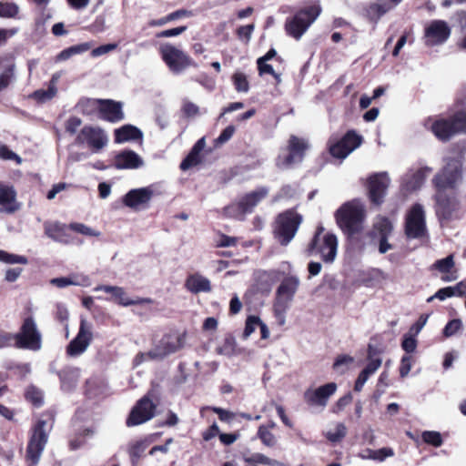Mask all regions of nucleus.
Listing matches in <instances>:
<instances>
[{
  "label": "nucleus",
  "instance_id": "obj_2",
  "mask_svg": "<svg viewBox=\"0 0 466 466\" xmlns=\"http://www.w3.org/2000/svg\"><path fill=\"white\" fill-rule=\"evenodd\" d=\"M300 281L297 276H288L282 279L276 290L273 313L279 326L286 323V314L290 308Z\"/></svg>",
  "mask_w": 466,
  "mask_h": 466
},
{
  "label": "nucleus",
  "instance_id": "obj_49",
  "mask_svg": "<svg viewBox=\"0 0 466 466\" xmlns=\"http://www.w3.org/2000/svg\"><path fill=\"white\" fill-rule=\"evenodd\" d=\"M232 81L238 92L247 93L249 89V84L245 74L236 72L232 76Z\"/></svg>",
  "mask_w": 466,
  "mask_h": 466
},
{
  "label": "nucleus",
  "instance_id": "obj_62",
  "mask_svg": "<svg viewBox=\"0 0 466 466\" xmlns=\"http://www.w3.org/2000/svg\"><path fill=\"white\" fill-rule=\"evenodd\" d=\"M454 297V292L451 287H445L440 289L434 295L427 299V302H431L433 299L445 300L447 298Z\"/></svg>",
  "mask_w": 466,
  "mask_h": 466
},
{
  "label": "nucleus",
  "instance_id": "obj_20",
  "mask_svg": "<svg viewBox=\"0 0 466 466\" xmlns=\"http://www.w3.org/2000/svg\"><path fill=\"white\" fill-rule=\"evenodd\" d=\"M337 384L329 382L317 389H309L304 393L305 401L311 406L325 407L330 396L337 390Z\"/></svg>",
  "mask_w": 466,
  "mask_h": 466
},
{
  "label": "nucleus",
  "instance_id": "obj_14",
  "mask_svg": "<svg viewBox=\"0 0 466 466\" xmlns=\"http://www.w3.org/2000/svg\"><path fill=\"white\" fill-rule=\"evenodd\" d=\"M76 143L86 145L93 152H98L108 143V137L105 131L94 126H85L76 137Z\"/></svg>",
  "mask_w": 466,
  "mask_h": 466
},
{
  "label": "nucleus",
  "instance_id": "obj_23",
  "mask_svg": "<svg viewBox=\"0 0 466 466\" xmlns=\"http://www.w3.org/2000/svg\"><path fill=\"white\" fill-rule=\"evenodd\" d=\"M431 129L435 137L442 141L449 140L453 135L460 132L455 115L449 119L441 118L435 120L431 124Z\"/></svg>",
  "mask_w": 466,
  "mask_h": 466
},
{
  "label": "nucleus",
  "instance_id": "obj_56",
  "mask_svg": "<svg viewBox=\"0 0 466 466\" xmlns=\"http://www.w3.org/2000/svg\"><path fill=\"white\" fill-rule=\"evenodd\" d=\"M434 268L442 273H449L454 266L453 256L450 255L442 259H439L434 263Z\"/></svg>",
  "mask_w": 466,
  "mask_h": 466
},
{
  "label": "nucleus",
  "instance_id": "obj_54",
  "mask_svg": "<svg viewBox=\"0 0 466 466\" xmlns=\"http://www.w3.org/2000/svg\"><path fill=\"white\" fill-rule=\"evenodd\" d=\"M19 7L14 3H0V17H15Z\"/></svg>",
  "mask_w": 466,
  "mask_h": 466
},
{
  "label": "nucleus",
  "instance_id": "obj_61",
  "mask_svg": "<svg viewBox=\"0 0 466 466\" xmlns=\"http://www.w3.org/2000/svg\"><path fill=\"white\" fill-rule=\"evenodd\" d=\"M254 28H255V25L253 24L242 25L238 28L237 35L241 41H243L245 43H248L249 40L251 39V35L254 31Z\"/></svg>",
  "mask_w": 466,
  "mask_h": 466
},
{
  "label": "nucleus",
  "instance_id": "obj_28",
  "mask_svg": "<svg viewBox=\"0 0 466 466\" xmlns=\"http://www.w3.org/2000/svg\"><path fill=\"white\" fill-rule=\"evenodd\" d=\"M99 111L102 118L109 122H117L124 118L121 103L111 100L101 101Z\"/></svg>",
  "mask_w": 466,
  "mask_h": 466
},
{
  "label": "nucleus",
  "instance_id": "obj_45",
  "mask_svg": "<svg viewBox=\"0 0 466 466\" xmlns=\"http://www.w3.org/2000/svg\"><path fill=\"white\" fill-rule=\"evenodd\" d=\"M0 261L5 264H22L26 265L28 259L22 255L8 253L7 251L0 249Z\"/></svg>",
  "mask_w": 466,
  "mask_h": 466
},
{
  "label": "nucleus",
  "instance_id": "obj_18",
  "mask_svg": "<svg viewBox=\"0 0 466 466\" xmlns=\"http://www.w3.org/2000/svg\"><path fill=\"white\" fill-rule=\"evenodd\" d=\"M451 35V28L443 20H433L425 28L424 39L428 46L443 44Z\"/></svg>",
  "mask_w": 466,
  "mask_h": 466
},
{
  "label": "nucleus",
  "instance_id": "obj_5",
  "mask_svg": "<svg viewBox=\"0 0 466 466\" xmlns=\"http://www.w3.org/2000/svg\"><path fill=\"white\" fill-rule=\"evenodd\" d=\"M186 334L185 333H171L165 335L159 343L147 353H140L137 356L135 362L139 364L141 361L147 360H162L165 357L177 352L185 345Z\"/></svg>",
  "mask_w": 466,
  "mask_h": 466
},
{
  "label": "nucleus",
  "instance_id": "obj_47",
  "mask_svg": "<svg viewBox=\"0 0 466 466\" xmlns=\"http://www.w3.org/2000/svg\"><path fill=\"white\" fill-rule=\"evenodd\" d=\"M181 110L187 117H195L199 116L201 113H206V110L201 112L200 107L188 99L183 100Z\"/></svg>",
  "mask_w": 466,
  "mask_h": 466
},
{
  "label": "nucleus",
  "instance_id": "obj_63",
  "mask_svg": "<svg viewBox=\"0 0 466 466\" xmlns=\"http://www.w3.org/2000/svg\"><path fill=\"white\" fill-rule=\"evenodd\" d=\"M412 357L405 354L402 356L400 366V375L401 378H405L410 373L412 367Z\"/></svg>",
  "mask_w": 466,
  "mask_h": 466
},
{
  "label": "nucleus",
  "instance_id": "obj_25",
  "mask_svg": "<svg viewBox=\"0 0 466 466\" xmlns=\"http://www.w3.org/2000/svg\"><path fill=\"white\" fill-rule=\"evenodd\" d=\"M431 168L425 167L415 171H409L401 179V187L407 192H412L420 189L424 184Z\"/></svg>",
  "mask_w": 466,
  "mask_h": 466
},
{
  "label": "nucleus",
  "instance_id": "obj_35",
  "mask_svg": "<svg viewBox=\"0 0 466 466\" xmlns=\"http://www.w3.org/2000/svg\"><path fill=\"white\" fill-rule=\"evenodd\" d=\"M245 462L248 464H264L269 466H283L282 463L276 460L269 459L262 453L255 452L251 454H245L243 456Z\"/></svg>",
  "mask_w": 466,
  "mask_h": 466
},
{
  "label": "nucleus",
  "instance_id": "obj_34",
  "mask_svg": "<svg viewBox=\"0 0 466 466\" xmlns=\"http://www.w3.org/2000/svg\"><path fill=\"white\" fill-rule=\"evenodd\" d=\"M394 454V451L391 448L384 447L379 450L366 449L359 454V457L362 460L383 461L387 458L393 457Z\"/></svg>",
  "mask_w": 466,
  "mask_h": 466
},
{
  "label": "nucleus",
  "instance_id": "obj_15",
  "mask_svg": "<svg viewBox=\"0 0 466 466\" xmlns=\"http://www.w3.org/2000/svg\"><path fill=\"white\" fill-rule=\"evenodd\" d=\"M307 147L308 144L304 139L291 136L288 147L289 153L287 155L281 154L278 157L277 166L279 168H288L293 164L300 162Z\"/></svg>",
  "mask_w": 466,
  "mask_h": 466
},
{
  "label": "nucleus",
  "instance_id": "obj_19",
  "mask_svg": "<svg viewBox=\"0 0 466 466\" xmlns=\"http://www.w3.org/2000/svg\"><path fill=\"white\" fill-rule=\"evenodd\" d=\"M435 212L440 219H450L457 210L459 202L454 196L443 190H435L433 196Z\"/></svg>",
  "mask_w": 466,
  "mask_h": 466
},
{
  "label": "nucleus",
  "instance_id": "obj_1",
  "mask_svg": "<svg viewBox=\"0 0 466 466\" xmlns=\"http://www.w3.org/2000/svg\"><path fill=\"white\" fill-rule=\"evenodd\" d=\"M365 217L364 206L357 200L343 204L335 213L337 225L349 237L363 230Z\"/></svg>",
  "mask_w": 466,
  "mask_h": 466
},
{
  "label": "nucleus",
  "instance_id": "obj_42",
  "mask_svg": "<svg viewBox=\"0 0 466 466\" xmlns=\"http://www.w3.org/2000/svg\"><path fill=\"white\" fill-rule=\"evenodd\" d=\"M147 448V443L144 441H136L131 442L128 446V454L131 458L132 463L135 464Z\"/></svg>",
  "mask_w": 466,
  "mask_h": 466
},
{
  "label": "nucleus",
  "instance_id": "obj_13",
  "mask_svg": "<svg viewBox=\"0 0 466 466\" xmlns=\"http://www.w3.org/2000/svg\"><path fill=\"white\" fill-rule=\"evenodd\" d=\"M16 347L31 350L41 348L42 336L33 318L25 319L20 332L15 334Z\"/></svg>",
  "mask_w": 466,
  "mask_h": 466
},
{
  "label": "nucleus",
  "instance_id": "obj_60",
  "mask_svg": "<svg viewBox=\"0 0 466 466\" xmlns=\"http://www.w3.org/2000/svg\"><path fill=\"white\" fill-rule=\"evenodd\" d=\"M0 158L3 160H14L16 164L22 163V158L5 145H0Z\"/></svg>",
  "mask_w": 466,
  "mask_h": 466
},
{
  "label": "nucleus",
  "instance_id": "obj_30",
  "mask_svg": "<svg viewBox=\"0 0 466 466\" xmlns=\"http://www.w3.org/2000/svg\"><path fill=\"white\" fill-rule=\"evenodd\" d=\"M80 373L79 368L66 367L63 369L59 373L61 388L66 391L73 390L79 380Z\"/></svg>",
  "mask_w": 466,
  "mask_h": 466
},
{
  "label": "nucleus",
  "instance_id": "obj_26",
  "mask_svg": "<svg viewBox=\"0 0 466 466\" xmlns=\"http://www.w3.org/2000/svg\"><path fill=\"white\" fill-rule=\"evenodd\" d=\"M0 211L13 214L20 209V204L16 201V191L11 185L0 183Z\"/></svg>",
  "mask_w": 466,
  "mask_h": 466
},
{
  "label": "nucleus",
  "instance_id": "obj_43",
  "mask_svg": "<svg viewBox=\"0 0 466 466\" xmlns=\"http://www.w3.org/2000/svg\"><path fill=\"white\" fill-rule=\"evenodd\" d=\"M99 104L101 100L83 98L77 103L76 108L82 114L90 115L95 109L99 108Z\"/></svg>",
  "mask_w": 466,
  "mask_h": 466
},
{
  "label": "nucleus",
  "instance_id": "obj_8",
  "mask_svg": "<svg viewBox=\"0 0 466 466\" xmlns=\"http://www.w3.org/2000/svg\"><path fill=\"white\" fill-rule=\"evenodd\" d=\"M302 217L293 210H288L277 218L274 228L275 238L283 246H287L295 237Z\"/></svg>",
  "mask_w": 466,
  "mask_h": 466
},
{
  "label": "nucleus",
  "instance_id": "obj_4",
  "mask_svg": "<svg viewBox=\"0 0 466 466\" xmlns=\"http://www.w3.org/2000/svg\"><path fill=\"white\" fill-rule=\"evenodd\" d=\"M462 163L460 159H449L432 178L435 190H455L462 182Z\"/></svg>",
  "mask_w": 466,
  "mask_h": 466
},
{
  "label": "nucleus",
  "instance_id": "obj_48",
  "mask_svg": "<svg viewBox=\"0 0 466 466\" xmlns=\"http://www.w3.org/2000/svg\"><path fill=\"white\" fill-rule=\"evenodd\" d=\"M421 438L427 444L434 447H440L442 445V437L439 431H425L421 434Z\"/></svg>",
  "mask_w": 466,
  "mask_h": 466
},
{
  "label": "nucleus",
  "instance_id": "obj_59",
  "mask_svg": "<svg viewBox=\"0 0 466 466\" xmlns=\"http://www.w3.org/2000/svg\"><path fill=\"white\" fill-rule=\"evenodd\" d=\"M235 127L232 125L228 126L221 134L215 139L214 145L215 147H219L225 143H227L234 135Z\"/></svg>",
  "mask_w": 466,
  "mask_h": 466
},
{
  "label": "nucleus",
  "instance_id": "obj_33",
  "mask_svg": "<svg viewBox=\"0 0 466 466\" xmlns=\"http://www.w3.org/2000/svg\"><path fill=\"white\" fill-rule=\"evenodd\" d=\"M393 232L392 222L385 217H378L373 224L371 238L390 237Z\"/></svg>",
  "mask_w": 466,
  "mask_h": 466
},
{
  "label": "nucleus",
  "instance_id": "obj_40",
  "mask_svg": "<svg viewBox=\"0 0 466 466\" xmlns=\"http://www.w3.org/2000/svg\"><path fill=\"white\" fill-rule=\"evenodd\" d=\"M44 228L48 238L57 241L62 237L64 225L58 222H45Z\"/></svg>",
  "mask_w": 466,
  "mask_h": 466
},
{
  "label": "nucleus",
  "instance_id": "obj_6",
  "mask_svg": "<svg viewBox=\"0 0 466 466\" xmlns=\"http://www.w3.org/2000/svg\"><path fill=\"white\" fill-rule=\"evenodd\" d=\"M338 239L332 233H325L324 228L319 226L309 247L310 255H319L325 263H332L337 256Z\"/></svg>",
  "mask_w": 466,
  "mask_h": 466
},
{
  "label": "nucleus",
  "instance_id": "obj_46",
  "mask_svg": "<svg viewBox=\"0 0 466 466\" xmlns=\"http://www.w3.org/2000/svg\"><path fill=\"white\" fill-rule=\"evenodd\" d=\"M347 434V428L343 423H337L334 430L326 432L327 439L331 442H339Z\"/></svg>",
  "mask_w": 466,
  "mask_h": 466
},
{
  "label": "nucleus",
  "instance_id": "obj_16",
  "mask_svg": "<svg viewBox=\"0 0 466 466\" xmlns=\"http://www.w3.org/2000/svg\"><path fill=\"white\" fill-rule=\"evenodd\" d=\"M156 405L147 397H144L137 401L132 409L127 420L128 427L140 425L151 420L155 415Z\"/></svg>",
  "mask_w": 466,
  "mask_h": 466
},
{
  "label": "nucleus",
  "instance_id": "obj_53",
  "mask_svg": "<svg viewBox=\"0 0 466 466\" xmlns=\"http://www.w3.org/2000/svg\"><path fill=\"white\" fill-rule=\"evenodd\" d=\"M462 329V321L460 319L450 320L443 329V335L450 338Z\"/></svg>",
  "mask_w": 466,
  "mask_h": 466
},
{
  "label": "nucleus",
  "instance_id": "obj_50",
  "mask_svg": "<svg viewBox=\"0 0 466 466\" xmlns=\"http://www.w3.org/2000/svg\"><path fill=\"white\" fill-rule=\"evenodd\" d=\"M258 437L261 440L262 443L268 447H273L277 442L276 437L263 425L258 428Z\"/></svg>",
  "mask_w": 466,
  "mask_h": 466
},
{
  "label": "nucleus",
  "instance_id": "obj_44",
  "mask_svg": "<svg viewBox=\"0 0 466 466\" xmlns=\"http://www.w3.org/2000/svg\"><path fill=\"white\" fill-rule=\"evenodd\" d=\"M57 94V87H50L46 90L38 89L32 94V97L39 103H46L54 98Z\"/></svg>",
  "mask_w": 466,
  "mask_h": 466
},
{
  "label": "nucleus",
  "instance_id": "obj_51",
  "mask_svg": "<svg viewBox=\"0 0 466 466\" xmlns=\"http://www.w3.org/2000/svg\"><path fill=\"white\" fill-rule=\"evenodd\" d=\"M415 337V335L409 332L403 336L401 348L408 355L414 352L417 349V339Z\"/></svg>",
  "mask_w": 466,
  "mask_h": 466
},
{
  "label": "nucleus",
  "instance_id": "obj_21",
  "mask_svg": "<svg viewBox=\"0 0 466 466\" xmlns=\"http://www.w3.org/2000/svg\"><path fill=\"white\" fill-rule=\"evenodd\" d=\"M95 290L105 291L106 293L111 294L115 301L124 307L131 305H146L153 302L149 298H137L136 299H132L126 295L123 288L117 286L99 285L95 288Z\"/></svg>",
  "mask_w": 466,
  "mask_h": 466
},
{
  "label": "nucleus",
  "instance_id": "obj_27",
  "mask_svg": "<svg viewBox=\"0 0 466 466\" xmlns=\"http://www.w3.org/2000/svg\"><path fill=\"white\" fill-rule=\"evenodd\" d=\"M114 165L117 169H135L142 167L144 161L136 152L126 150L116 157Z\"/></svg>",
  "mask_w": 466,
  "mask_h": 466
},
{
  "label": "nucleus",
  "instance_id": "obj_32",
  "mask_svg": "<svg viewBox=\"0 0 466 466\" xmlns=\"http://www.w3.org/2000/svg\"><path fill=\"white\" fill-rule=\"evenodd\" d=\"M142 137V132L131 125L123 126L115 130V141L124 143L129 140H137Z\"/></svg>",
  "mask_w": 466,
  "mask_h": 466
},
{
  "label": "nucleus",
  "instance_id": "obj_39",
  "mask_svg": "<svg viewBox=\"0 0 466 466\" xmlns=\"http://www.w3.org/2000/svg\"><path fill=\"white\" fill-rule=\"evenodd\" d=\"M394 5L387 2L376 3L370 6L368 10L369 16L370 19L377 21L383 15L389 12Z\"/></svg>",
  "mask_w": 466,
  "mask_h": 466
},
{
  "label": "nucleus",
  "instance_id": "obj_10",
  "mask_svg": "<svg viewBox=\"0 0 466 466\" xmlns=\"http://www.w3.org/2000/svg\"><path fill=\"white\" fill-rule=\"evenodd\" d=\"M159 53L162 60L174 74H180L189 66H198L190 56L171 44L166 43L161 45Z\"/></svg>",
  "mask_w": 466,
  "mask_h": 466
},
{
  "label": "nucleus",
  "instance_id": "obj_31",
  "mask_svg": "<svg viewBox=\"0 0 466 466\" xmlns=\"http://www.w3.org/2000/svg\"><path fill=\"white\" fill-rule=\"evenodd\" d=\"M50 283L57 288L63 289L67 286H89L90 279L88 277L81 274H74L68 277L55 278L50 280Z\"/></svg>",
  "mask_w": 466,
  "mask_h": 466
},
{
  "label": "nucleus",
  "instance_id": "obj_22",
  "mask_svg": "<svg viewBox=\"0 0 466 466\" xmlns=\"http://www.w3.org/2000/svg\"><path fill=\"white\" fill-rule=\"evenodd\" d=\"M153 196V191L149 187H140L131 189L123 198L125 206L139 210L148 204Z\"/></svg>",
  "mask_w": 466,
  "mask_h": 466
},
{
  "label": "nucleus",
  "instance_id": "obj_37",
  "mask_svg": "<svg viewBox=\"0 0 466 466\" xmlns=\"http://www.w3.org/2000/svg\"><path fill=\"white\" fill-rule=\"evenodd\" d=\"M103 380L98 377H92L86 382V393L89 398H95L101 394Z\"/></svg>",
  "mask_w": 466,
  "mask_h": 466
},
{
  "label": "nucleus",
  "instance_id": "obj_52",
  "mask_svg": "<svg viewBox=\"0 0 466 466\" xmlns=\"http://www.w3.org/2000/svg\"><path fill=\"white\" fill-rule=\"evenodd\" d=\"M260 324V319L258 316H248L246 319L243 338L248 339Z\"/></svg>",
  "mask_w": 466,
  "mask_h": 466
},
{
  "label": "nucleus",
  "instance_id": "obj_36",
  "mask_svg": "<svg viewBox=\"0 0 466 466\" xmlns=\"http://www.w3.org/2000/svg\"><path fill=\"white\" fill-rule=\"evenodd\" d=\"M353 362V357L347 354L339 355L333 363V370L338 374L342 375L350 369Z\"/></svg>",
  "mask_w": 466,
  "mask_h": 466
},
{
  "label": "nucleus",
  "instance_id": "obj_24",
  "mask_svg": "<svg viewBox=\"0 0 466 466\" xmlns=\"http://www.w3.org/2000/svg\"><path fill=\"white\" fill-rule=\"evenodd\" d=\"M390 177L386 172L372 176L369 182V192L371 201L380 204L390 185Z\"/></svg>",
  "mask_w": 466,
  "mask_h": 466
},
{
  "label": "nucleus",
  "instance_id": "obj_38",
  "mask_svg": "<svg viewBox=\"0 0 466 466\" xmlns=\"http://www.w3.org/2000/svg\"><path fill=\"white\" fill-rule=\"evenodd\" d=\"M217 351L218 354L228 358L237 355L238 351L235 339L231 336L227 337L223 344L217 349Z\"/></svg>",
  "mask_w": 466,
  "mask_h": 466
},
{
  "label": "nucleus",
  "instance_id": "obj_41",
  "mask_svg": "<svg viewBox=\"0 0 466 466\" xmlns=\"http://www.w3.org/2000/svg\"><path fill=\"white\" fill-rule=\"evenodd\" d=\"M370 347L369 348V363L365 367V369L360 373L361 376H364L366 379L374 374L379 368L381 366L382 360L380 358H373L370 351Z\"/></svg>",
  "mask_w": 466,
  "mask_h": 466
},
{
  "label": "nucleus",
  "instance_id": "obj_29",
  "mask_svg": "<svg viewBox=\"0 0 466 466\" xmlns=\"http://www.w3.org/2000/svg\"><path fill=\"white\" fill-rule=\"evenodd\" d=\"M185 287L188 291L194 294L209 292L211 290L209 279L199 273L189 275L186 279Z\"/></svg>",
  "mask_w": 466,
  "mask_h": 466
},
{
  "label": "nucleus",
  "instance_id": "obj_3",
  "mask_svg": "<svg viewBox=\"0 0 466 466\" xmlns=\"http://www.w3.org/2000/svg\"><path fill=\"white\" fill-rule=\"evenodd\" d=\"M320 13L321 6L319 3L299 10L292 17L287 19L285 24L287 34L297 40L300 39Z\"/></svg>",
  "mask_w": 466,
  "mask_h": 466
},
{
  "label": "nucleus",
  "instance_id": "obj_55",
  "mask_svg": "<svg viewBox=\"0 0 466 466\" xmlns=\"http://www.w3.org/2000/svg\"><path fill=\"white\" fill-rule=\"evenodd\" d=\"M25 398L37 407L41 406L43 403V394L41 390L34 386H31L26 390Z\"/></svg>",
  "mask_w": 466,
  "mask_h": 466
},
{
  "label": "nucleus",
  "instance_id": "obj_58",
  "mask_svg": "<svg viewBox=\"0 0 466 466\" xmlns=\"http://www.w3.org/2000/svg\"><path fill=\"white\" fill-rule=\"evenodd\" d=\"M200 162V156L195 150L191 149L187 157L181 162L180 168L187 170L191 167L198 165Z\"/></svg>",
  "mask_w": 466,
  "mask_h": 466
},
{
  "label": "nucleus",
  "instance_id": "obj_12",
  "mask_svg": "<svg viewBox=\"0 0 466 466\" xmlns=\"http://www.w3.org/2000/svg\"><path fill=\"white\" fill-rule=\"evenodd\" d=\"M425 210L422 205L416 203L407 212L405 233L409 238H420L426 234Z\"/></svg>",
  "mask_w": 466,
  "mask_h": 466
},
{
  "label": "nucleus",
  "instance_id": "obj_11",
  "mask_svg": "<svg viewBox=\"0 0 466 466\" xmlns=\"http://www.w3.org/2000/svg\"><path fill=\"white\" fill-rule=\"evenodd\" d=\"M93 337V324L81 317L78 332L75 339L67 345L66 354L72 358L82 355L88 349Z\"/></svg>",
  "mask_w": 466,
  "mask_h": 466
},
{
  "label": "nucleus",
  "instance_id": "obj_17",
  "mask_svg": "<svg viewBox=\"0 0 466 466\" xmlns=\"http://www.w3.org/2000/svg\"><path fill=\"white\" fill-rule=\"evenodd\" d=\"M362 142V137L354 131H349L338 142L330 144L329 152L337 158L347 157L353 150L358 148Z\"/></svg>",
  "mask_w": 466,
  "mask_h": 466
},
{
  "label": "nucleus",
  "instance_id": "obj_64",
  "mask_svg": "<svg viewBox=\"0 0 466 466\" xmlns=\"http://www.w3.org/2000/svg\"><path fill=\"white\" fill-rule=\"evenodd\" d=\"M10 346L16 347L15 334L0 331V349Z\"/></svg>",
  "mask_w": 466,
  "mask_h": 466
},
{
  "label": "nucleus",
  "instance_id": "obj_7",
  "mask_svg": "<svg viewBox=\"0 0 466 466\" xmlns=\"http://www.w3.org/2000/svg\"><path fill=\"white\" fill-rule=\"evenodd\" d=\"M268 192L267 187H258L243 196L238 202L226 207L224 213L229 218L243 219L246 214L251 213L254 208L268 196Z\"/></svg>",
  "mask_w": 466,
  "mask_h": 466
},
{
  "label": "nucleus",
  "instance_id": "obj_9",
  "mask_svg": "<svg viewBox=\"0 0 466 466\" xmlns=\"http://www.w3.org/2000/svg\"><path fill=\"white\" fill-rule=\"evenodd\" d=\"M52 425L44 420H39L32 428V434L26 448V457L33 463L37 464L46 444Z\"/></svg>",
  "mask_w": 466,
  "mask_h": 466
},
{
  "label": "nucleus",
  "instance_id": "obj_57",
  "mask_svg": "<svg viewBox=\"0 0 466 466\" xmlns=\"http://www.w3.org/2000/svg\"><path fill=\"white\" fill-rule=\"evenodd\" d=\"M69 228L85 236L99 237L101 235L99 231H96L82 223H71Z\"/></svg>",
  "mask_w": 466,
  "mask_h": 466
}]
</instances>
